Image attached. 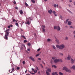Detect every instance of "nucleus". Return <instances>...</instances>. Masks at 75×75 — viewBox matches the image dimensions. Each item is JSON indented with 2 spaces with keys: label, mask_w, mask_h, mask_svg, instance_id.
<instances>
[{
  "label": "nucleus",
  "mask_w": 75,
  "mask_h": 75,
  "mask_svg": "<svg viewBox=\"0 0 75 75\" xmlns=\"http://www.w3.org/2000/svg\"><path fill=\"white\" fill-rule=\"evenodd\" d=\"M57 74V72H53V73H52V75H56V74Z\"/></svg>",
  "instance_id": "18"
},
{
  "label": "nucleus",
  "mask_w": 75,
  "mask_h": 75,
  "mask_svg": "<svg viewBox=\"0 0 75 75\" xmlns=\"http://www.w3.org/2000/svg\"><path fill=\"white\" fill-rule=\"evenodd\" d=\"M60 30H61V28H60V27H59V26H57V31H60Z\"/></svg>",
  "instance_id": "10"
},
{
  "label": "nucleus",
  "mask_w": 75,
  "mask_h": 75,
  "mask_svg": "<svg viewBox=\"0 0 75 75\" xmlns=\"http://www.w3.org/2000/svg\"><path fill=\"white\" fill-rule=\"evenodd\" d=\"M30 59H31L32 61H33V62L35 61V60H34V58L33 57H30Z\"/></svg>",
  "instance_id": "9"
},
{
  "label": "nucleus",
  "mask_w": 75,
  "mask_h": 75,
  "mask_svg": "<svg viewBox=\"0 0 75 75\" xmlns=\"http://www.w3.org/2000/svg\"><path fill=\"white\" fill-rule=\"evenodd\" d=\"M23 64V65H24L25 64V61H23L22 62Z\"/></svg>",
  "instance_id": "36"
},
{
  "label": "nucleus",
  "mask_w": 75,
  "mask_h": 75,
  "mask_svg": "<svg viewBox=\"0 0 75 75\" xmlns=\"http://www.w3.org/2000/svg\"><path fill=\"white\" fill-rule=\"evenodd\" d=\"M72 68L73 69H74V70H75V65L72 66V67H71V69H72Z\"/></svg>",
  "instance_id": "11"
},
{
  "label": "nucleus",
  "mask_w": 75,
  "mask_h": 75,
  "mask_svg": "<svg viewBox=\"0 0 75 75\" xmlns=\"http://www.w3.org/2000/svg\"><path fill=\"white\" fill-rule=\"evenodd\" d=\"M54 6L55 8L56 7V4H54Z\"/></svg>",
  "instance_id": "50"
},
{
  "label": "nucleus",
  "mask_w": 75,
  "mask_h": 75,
  "mask_svg": "<svg viewBox=\"0 0 75 75\" xmlns=\"http://www.w3.org/2000/svg\"><path fill=\"white\" fill-rule=\"evenodd\" d=\"M67 10V11H69V13H71V14H72V12H71V11H70L68 9H66Z\"/></svg>",
  "instance_id": "23"
},
{
  "label": "nucleus",
  "mask_w": 75,
  "mask_h": 75,
  "mask_svg": "<svg viewBox=\"0 0 75 75\" xmlns=\"http://www.w3.org/2000/svg\"><path fill=\"white\" fill-rule=\"evenodd\" d=\"M25 5L26 6H28V5L26 2H25Z\"/></svg>",
  "instance_id": "29"
},
{
  "label": "nucleus",
  "mask_w": 75,
  "mask_h": 75,
  "mask_svg": "<svg viewBox=\"0 0 75 75\" xmlns=\"http://www.w3.org/2000/svg\"><path fill=\"white\" fill-rule=\"evenodd\" d=\"M52 47L53 48L54 50H57V48H56V47H55V46L54 45H52Z\"/></svg>",
  "instance_id": "16"
},
{
  "label": "nucleus",
  "mask_w": 75,
  "mask_h": 75,
  "mask_svg": "<svg viewBox=\"0 0 75 75\" xmlns=\"http://www.w3.org/2000/svg\"><path fill=\"white\" fill-rule=\"evenodd\" d=\"M39 60H40V61H41V58H38Z\"/></svg>",
  "instance_id": "61"
},
{
  "label": "nucleus",
  "mask_w": 75,
  "mask_h": 75,
  "mask_svg": "<svg viewBox=\"0 0 75 75\" xmlns=\"http://www.w3.org/2000/svg\"><path fill=\"white\" fill-rule=\"evenodd\" d=\"M11 27H13V25H11Z\"/></svg>",
  "instance_id": "62"
},
{
  "label": "nucleus",
  "mask_w": 75,
  "mask_h": 75,
  "mask_svg": "<svg viewBox=\"0 0 75 75\" xmlns=\"http://www.w3.org/2000/svg\"><path fill=\"white\" fill-rule=\"evenodd\" d=\"M52 59L54 60V59H55V58H56V57H52Z\"/></svg>",
  "instance_id": "28"
},
{
  "label": "nucleus",
  "mask_w": 75,
  "mask_h": 75,
  "mask_svg": "<svg viewBox=\"0 0 75 75\" xmlns=\"http://www.w3.org/2000/svg\"><path fill=\"white\" fill-rule=\"evenodd\" d=\"M31 74H32V75H35V73H31Z\"/></svg>",
  "instance_id": "51"
},
{
  "label": "nucleus",
  "mask_w": 75,
  "mask_h": 75,
  "mask_svg": "<svg viewBox=\"0 0 75 75\" xmlns=\"http://www.w3.org/2000/svg\"><path fill=\"white\" fill-rule=\"evenodd\" d=\"M27 45L28 46H30L31 45V44L30 43H28Z\"/></svg>",
  "instance_id": "33"
},
{
  "label": "nucleus",
  "mask_w": 75,
  "mask_h": 75,
  "mask_svg": "<svg viewBox=\"0 0 75 75\" xmlns=\"http://www.w3.org/2000/svg\"><path fill=\"white\" fill-rule=\"evenodd\" d=\"M15 21L16 22V21H17L16 20H15L14 19H13V22H15Z\"/></svg>",
  "instance_id": "30"
},
{
  "label": "nucleus",
  "mask_w": 75,
  "mask_h": 75,
  "mask_svg": "<svg viewBox=\"0 0 75 75\" xmlns=\"http://www.w3.org/2000/svg\"><path fill=\"white\" fill-rule=\"evenodd\" d=\"M36 72H37V70H35L34 71V72H35V73Z\"/></svg>",
  "instance_id": "48"
},
{
  "label": "nucleus",
  "mask_w": 75,
  "mask_h": 75,
  "mask_svg": "<svg viewBox=\"0 0 75 75\" xmlns=\"http://www.w3.org/2000/svg\"><path fill=\"white\" fill-rule=\"evenodd\" d=\"M60 55H62V56L63 55V54H62V53H60Z\"/></svg>",
  "instance_id": "45"
},
{
  "label": "nucleus",
  "mask_w": 75,
  "mask_h": 75,
  "mask_svg": "<svg viewBox=\"0 0 75 75\" xmlns=\"http://www.w3.org/2000/svg\"><path fill=\"white\" fill-rule=\"evenodd\" d=\"M47 71L49 72H51V70L50 69H48L47 70Z\"/></svg>",
  "instance_id": "14"
},
{
  "label": "nucleus",
  "mask_w": 75,
  "mask_h": 75,
  "mask_svg": "<svg viewBox=\"0 0 75 75\" xmlns=\"http://www.w3.org/2000/svg\"><path fill=\"white\" fill-rule=\"evenodd\" d=\"M70 61H71V64H74V63L75 62V58H74V59L72 58H71L70 59Z\"/></svg>",
  "instance_id": "5"
},
{
  "label": "nucleus",
  "mask_w": 75,
  "mask_h": 75,
  "mask_svg": "<svg viewBox=\"0 0 75 75\" xmlns=\"http://www.w3.org/2000/svg\"><path fill=\"white\" fill-rule=\"evenodd\" d=\"M8 28H10V25H8Z\"/></svg>",
  "instance_id": "53"
},
{
  "label": "nucleus",
  "mask_w": 75,
  "mask_h": 75,
  "mask_svg": "<svg viewBox=\"0 0 75 75\" xmlns=\"http://www.w3.org/2000/svg\"><path fill=\"white\" fill-rule=\"evenodd\" d=\"M21 37L22 38H24V39H25V40H26V38H25V36H24V35H22L21 36Z\"/></svg>",
  "instance_id": "24"
},
{
  "label": "nucleus",
  "mask_w": 75,
  "mask_h": 75,
  "mask_svg": "<svg viewBox=\"0 0 75 75\" xmlns=\"http://www.w3.org/2000/svg\"><path fill=\"white\" fill-rule=\"evenodd\" d=\"M27 51H30V49L28 48L27 49Z\"/></svg>",
  "instance_id": "39"
},
{
  "label": "nucleus",
  "mask_w": 75,
  "mask_h": 75,
  "mask_svg": "<svg viewBox=\"0 0 75 75\" xmlns=\"http://www.w3.org/2000/svg\"><path fill=\"white\" fill-rule=\"evenodd\" d=\"M72 1L71 0H69V2H70V3H71V2H72Z\"/></svg>",
  "instance_id": "59"
},
{
  "label": "nucleus",
  "mask_w": 75,
  "mask_h": 75,
  "mask_svg": "<svg viewBox=\"0 0 75 75\" xmlns=\"http://www.w3.org/2000/svg\"><path fill=\"white\" fill-rule=\"evenodd\" d=\"M54 30H56V29H57V26H54Z\"/></svg>",
  "instance_id": "26"
},
{
  "label": "nucleus",
  "mask_w": 75,
  "mask_h": 75,
  "mask_svg": "<svg viewBox=\"0 0 75 75\" xmlns=\"http://www.w3.org/2000/svg\"><path fill=\"white\" fill-rule=\"evenodd\" d=\"M16 9V10H18V7H15Z\"/></svg>",
  "instance_id": "47"
},
{
  "label": "nucleus",
  "mask_w": 75,
  "mask_h": 75,
  "mask_svg": "<svg viewBox=\"0 0 75 75\" xmlns=\"http://www.w3.org/2000/svg\"><path fill=\"white\" fill-rule=\"evenodd\" d=\"M59 74L60 75H64V74L62 73V72H60L59 73Z\"/></svg>",
  "instance_id": "22"
},
{
  "label": "nucleus",
  "mask_w": 75,
  "mask_h": 75,
  "mask_svg": "<svg viewBox=\"0 0 75 75\" xmlns=\"http://www.w3.org/2000/svg\"><path fill=\"white\" fill-rule=\"evenodd\" d=\"M32 71H34V69H33V68H32Z\"/></svg>",
  "instance_id": "56"
},
{
  "label": "nucleus",
  "mask_w": 75,
  "mask_h": 75,
  "mask_svg": "<svg viewBox=\"0 0 75 75\" xmlns=\"http://www.w3.org/2000/svg\"><path fill=\"white\" fill-rule=\"evenodd\" d=\"M53 14H54L55 16L56 17H57V15L56 14H55V13H56V12H55V11H53Z\"/></svg>",
  "instance_id": "15"
},
{
  "label": "nucleus",
  "mask_w": 75,
  "mask_h": 75,
  "mask_svg": "<svg viewBox=\"0 0 75 75\" xmlns=\"http://www.w3.org/2000/svg\"><path fill=\"white\" fill-rule=\"evenodd\" d=\"M40 50H41V49H40V48L38 49L37 50L38 52L40 51Z\"/></svg>",
  "instance_id": "32"
},
{
  "label": "nucleus",
  "mask_w": 75,
  "mask_h": 75,
  "mask_svg": "<svg viewBox=\"0 0 75 75\" xmlns=\"http://www.w3.org/2000/svg\"><path fill=\"white\" fill-rule=\"evenodd\" d=\"M42 62L43 64H44L45 65V63H44V61H42Z\"/></svg>",
  "instance_id": "49"
},
{
  "label": "nucleus",
  "mask_w": 75,
  "mask_h": 75,
  "mask_svg": "<svg viewBox=\"0 0 75 75\" xmlns=\"http://www.w3.org/2000/svg\"><path fill=\"white\" fill-rule=\"evenodd\" d=\"M59 61H60V62H62V60L61 59H59Z\"/></svg>",
  "instance_id": "46"
},
{
  "label": "nucleus",
  "mask_w": 75,
  "mask_h": 75,
  "mask_svg": "<svg viewBox=\"0 0 75 75\" xmlns=\"http://www.w3.org/2000/svg\"><path fill=\"white\" fill-rule=\"evenodd\" d=\"M20 14H23V11H22V10H21L20 11Z\"/></svg>",
  "instance_id": "20"
},
{
  "label": "nucleus",
  "mask_w": 75,
  "mask_h": 75,
  "mask_svg": "<svg viewBox=\"0 0 75 75\" xmlns=\"http://www.w3.org/2000/svg\"><path fill=\"white\" fill-rule=\"evenodd\" d=\"M48 12L50 14H51V13H53L51 9H50V10H49L48 11Z\"/></svg>",
  "instance_id": "13"
},
{
  "label": "nucleus",
  "mask_w": 75,
  "mask_h": 75,
  "mask_svg": "<svg viewBox=\"0 0 75 75\" xmlns=\"http://www.w3.org/2000/svg\"><path fill=\"white\" fill-rule=\"evenodd\" d=\"M70 28H73V27H72V26H70Z\"/></svg>",
  "instance_id": "58"
},
{
  "label": "nucleus",
  "mask_w": 75,
  "mask_h": 75,
  "mask_svg": "<svg viewBox=\"0 0 75 75\" xmlns=\"http://www.w3.org/2000/svg\"><path fill=\"white\" fill-rule=\"evenodd\" d=\"M24 42H27V40H24Z\"/></svg>",
  "instance_id": "40"
},
{
  "label": "nucleus",
  "mask_w": 75,
  "mask_h": 75,
  "mask_svg": "<svg viewBox=\"0 0 75 75\" xmlns=\"http://www.w3.org/2000/svg\"><path fill=\"white\" fill-rule=\"evenodd\" d=\"M42 27H43V28H45V25H42Z\"/></svg>",
  "instance_id": "43"
},
{
  "label": "nucleus",
  "mask_w": 75,
  "mask_h": 75,
  "mask_svg": "<svg viewBox=\"0 0 75 75\" xmlns=\"http://www.w3.org/2000/svg\"><path fill=\"white\" fill-rule=\"evenodd\" d=\"M52 68H53V67H54V68H57V66L55 65H53L52 66Z\"/></svg>",
  "instance_id": "19"
},
{
  "label": "nucleus",
  "mask_w": 75,
  "mask_h": 75,
  "mask_svg": "<svg viewBox=\"0 0 75 75\" xmlns=\"http://www.w3.org/2000/svg\"><path fill=\"white\" fill-rule=\"evenodd\" d=\"M56 41L57 43V44H59V40L56 39Z\"/></svg>",
  "instance_id": "17"
},
{
  "label": "nucleus",
  "mask_w": 75,
  "mask_h": 75,
  "mask_svg": "<svg viewBox=\"0 0 75 75\" xmlns=\"http://www.w3.org/2000/svg\"><path fill=\"white\" fill-rule=\"evenodd\" d=\"M65 40H68V37H66L65 38Z\"/></svg>",
  "instance_id": "25"
},
{
  "label": "nucleus",
  "mask_w": 75,
  "mask_h": 75,
  "mask_svg": "<svg viewBox=\"0 0 75 75\" xmlns=\"http://www.w3.org/2000/svg\"><path fill=\"white\" fill-rule=\"evenodd\" d=\"M68 21H69V19H68L66 20V22L67 23H68Z\"/></svg>",
  "instance_id": "35"
},
{
  "label": "nucleus",
  "mask_w": 75,
  "mask_h": 75,
  "mask_svg": "<svg viewBox=\"0 0 75 75\" xmlns=\"http://www.w3.org/2000/svg\"><path fill=\"white\" fill-rule=\"evenodd\" d=\"M40 55V54H38L36 55V57H38Z\"/></svg>",
  "instance_id": "31"
},
{
  "label": "nucleus",
  "mask_w": 75,
  "mask_h": 75,
  "mask_svg": "<svg viewBox=\"0 0 75 75\" xmlns=\"http://www.w3.org/2000/svg\"><path fill=\"white\" fill-rule=\"evenodd\" d=\"M16 69H17V70H19V69H20V67H17L16 68Z\"/></svg>",
  "instance_id": "38"
},
{
  "label": "nucleus",
  "mask_w": 75,
  "mask_h": 75,
  "mask_svg": "<svg viewBox=\"0 0 75 75\" xmlns=\"http://www.w3.org/2000/svg\"><path fill=\"white\" fill-rule=\"evenodd\" d=\"M73 3L74 5H75V1H74Z\"/></svg>",
  "instance_id": "64"
},
{
  "label": "nucleus",
  "mask_w": 75,
  "mask_h": 75,
  "mask_svg": "<svg viewBox=\"0 0 75 75\" xmlns=\"http://www.w3.org/2000/svg\"><path fill=\"white\" fill-rule=\"evenodd\" d=\"M13 3H14L15 4H16V2L15 1L13 2Z\"/></svg>",
  "instance_id": "52"
},
{
  "label": "nucleus",
  "mask_w": 75,
  "mask_h": 75,
  "mask_svg": "<svg viewBox=\"0 0 75 75\" xmlns=\"http://www.w3.org/2000/svg\"><path fill=\"white\" fill-rule=\"evenodd\" d=\"M56 47L57 48H59V49L62 50V49L65 48V45L63 44H62L60 45H56Z\"/></svg>",
  "instance_id": "1"
},
{
  "label": "nucleus",
  "mask_w": 75,
  "mask_h": 75,
  "mask_svg": "<svg viewBox=\"0 0 75 75\" xmlns=\"http://www.w3.org/2000/svg\"><path fill=\"white\" fill-rule=\"evenodd\" d=\"M68 23L69 25H71V24H72V22L71 21H69Z\"/></svg>",
  "instance_id": "12"
},
{
  "label": "nucleus",
  "mask_w": 75,
  "mask_h": 75,
  "mask_svg": "<svg viewBox=\"0 0 75 75\" xmlns=\"http://www.w3.org/2000/svg\"><path fill=\"white\" fill-rule=\"evenodd\" d=\"M50 63L52 64V60H51V61H50Z\"/></svg>",
  "instance_id": "55"
},
{
  "label": "nucleus",
  "mask_w": 75,
  "mask_h": 75,
  "mask_svg": "<svg viewBox=\"0 0 75 75\" xmlns=\"http://www.w3.org/2000/svg\"><path fill=\"white\" fill-rule=\"evenodd\" d=\"M45 1H48V0H44Z\"/></svg>",
  "instance_id": "63"
},
{
  "label": "nucleus",
  "mask_w": 75,
  "mask_h": 75,
  "mask_svg": "<svg viewBox=\"0 0 75 75\" xmlns=\"http://www.w3.org/2000/svg\"><path fill=\"white\" fill-rule=\"evenodd\" d=\"M15 25H16L17 26H18V23H15Z\"/></svg>",
  "instance_id": "34"
},
{
  "label": "nucleus",
  "mask_w": 75,
  "mask_h": 75,
  "mask_svg": "<svg viewBox=\"0 0 75 75\" xmlns=\"http://www.w3.org/2000/svg\"><path fill=\"white\" fill-rule=\"evenodd\" d=\"M12 70L10 72V70H9V72H10V73H12L13 72H14V68L12 67V69H11Z\"/></svg>",
  "instance_id": "7"
},
{
  "label": "nucleus",
  "mask_w": 75,
  "mask_h": 75,
  "mask_svg": "<svg viewBox=\"0 0 75 75\" xmlns=\"http://www.w3.org/2000/svg\"><path fill=\"white\" fill-rule=\"evenodd\" d=\"M32 3H35V1L34 0H32Z\"/></svg>",
  "instance_id": "37"
},
{
  "label": "nucleus",
  "mask_w": 75,
  "mask_h": 75,
  "mask_svg": "<svg viewBox=\"0 0 75 75\" xmlns=\"http://www.w3.org/2000/svg\"><path fill=\"white\" fill-rule=\"evenodd\" d=\"M8 31H9V29H8L6 30V34L5 35V36L4 37V38L5 39H6L7 40H8V37H7V36H8V34H9V33L8 32Z\"/></svg>",
  "instance_id": "2"
},
{
  "label": "nucleus",
  "mask_w": 75,
  "mask_h": 75,
  "mask_svg": "<svg viewBox=\"0 0 75 75\" xmlns=\"http://www.w3.org/2000/svg\"><path fill=\"white\" fill-rule=\"evenodd\" d=\"M46 73L47 75H50V73H49L48 72L46 71Z\"/></svg>",
  "instance_id": "21"
},
{
  "label": "nucleus",
  "mask_w": 75,
  "mask_h": 75,
  "mask_svg": "<svg viewBox=\"0 0 75 75\" xmlns=\"http://www.w3.org/2000/svg\"><path fill=\"white\" fill-rule=\"evenodd\" d=\"M22 46L23 47H25V45L24 44H22Z\"/></svg>",
  "instance_id": "44"
},
{
  "label": "nucleus",
  "mask_w": 75,
  "mask_h": 75,
  "mask_svg": "<svg viewBox=\"0 0 75 75\" xmlns=\"http://www.w3.org/2000/svg\"><path fill=\"white\" fill-rule=\"evenodd\" d=\"M25 23L26 24H28V25H30V21L28 20V19H27Z\"/></svg>",
  "instance_id": "4"
},
{
  "label": "nucleus",
  "mask_w": 75,
  "mask_h": 75,
  "mask_svg": "<svg viewBox=\"0 0 75 75\" xmlns=\"http://www.w3.org/2000/svg\"><path fill=\"white\" fill-rule=\"evenodd\" d=\"M73 34H75V30L73 32Z\"/></svg>",
  "instance_id": "60"
},
{
  "label": "nucleus",
  "mask_w": 75,
  "mask_h": 75,
  "mask_svg": "<svg viewBox=\"0 0 75 75\" xmlns=\"http://www.w3.org/2000/svg\"><path fill=\"white\" fill-rule=\"evenodd\" d=\"M36 69L38 71V70H39V69H38V67H36Z\"/></svg>",
  "instance_id": "42"
},
{
  "label": "nucleus",
  "mask_w": 75,
  "mask_h": 75,
  "mask_svg": "<svg viewBox=\"0 0 75 75\" xmlns=\"http://www.w3.org/2000/svg\"><path fill=\"white\" fill-rule=\"evenodd\" d=\"M42 29L43 32L44 33H45V29H44V28H42Z\"/></svg>",
  "instance_id": "27"
},
{
  "label": "nucleus",
  "mask_w": 75,
  "mask_h": 75,
  "mask_svg": "<svg viewBox=\"0 0 75 75\" xmlns=\"http://www.w3.org/2000/svg\"><path fill=\"white\" fill-rule=\"evenodd\" d=\"M63 69L64 71H65L67 72H71V70L68 69V68L65 67H63Z\"/></svg>",
  "instance_id": "3"
},
{
  "label": "nucleus",
  "mask_w": 75,
  "mask_h": 75,
  "mask_svg": "<svg viewBox=\"0 0 75 75\" xmlns=\"http://www.w3.org/2000/svg\"><path fill=\"white\" fill-rule=\"evenodd\" d=\"M56 7L57 8H58V4H57Z\"/></svg>",
  "instance_id": "57"
},
{
  "label": "nucleus",
  "mask_w": 75,
  "mask_h": 75,
  "mask_svg": "<svg viewBox=\"0 0 75 75\" xmlns=\"http://www.w3.org/2000/svg\"><path fill=\"white\" fill-rule=\"evenodd\" d=\"M71 56L70 55L68 54L67 59V60H70L71 59Z\"/></svg>",
  "instance_id": "8"
},
{
  "label": "nucleus",
  "mask_w": 75,
  "mask_h": 75,
  "mask_svg": "<svg viewBox=\"0 0 75 75\" xmlns=\"http://www.w3.org/2000/svg\"><path fill=\"white\" fill-rule=\"evenodd\" d=\"M60 18L61 19H62V16H60Z\"/></svg>",
  "instance_id": "54"
},
{
  "label": "nucleus",
  "mask_w": 75,
  "mask_h": 75,
  "mask_svg": "<svg viewBox=\"0 0 75 75\" xmlns=\"http://www.w3.org/2000/svg\"><path fill=\"white\" fill-rule=\"evenodd\" d=\"M59 59H55L54 60V63H57V62H59Z\"/></svg>",
  "instance_id": "6"
},
{
  "label": "nucleus",
  "mask_w": 75,
  "mask_h": 75,
  "mask_svg": "<svg viewBox=\"0 0 75 75\" xmlns=\"http://www.w3.org/2000/svg\"><path fill=\"white\" fill-rule=\"evenodd\" d=\"M47 41H49L50 42V41H51V39H47Z\"/></svg>",
  "instance_id": "41"
}]
</instances>
